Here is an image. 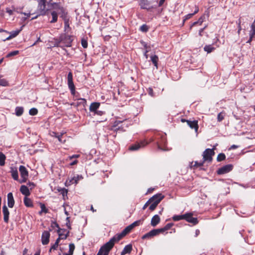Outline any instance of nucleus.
Segmentation results:
<instances>
[{
  "label": "nucleus",
  "instance_id": "obj_1",
  "mask_svg": "<svg viewBox=\"0 0 255 255\" xmlns=\"http://www.w3.org/2000/svg\"><path fill=\"white\" fill-rule=\"evenodd\" d=\"M57 46L71 47L73 41L72 37L66 34H61L57 39Z\"/></svg>",
  "mask_w": 255,
  "mask_h": 255
},
{
  "label": "nucleus",
  "instance_id": "obj_2",
  "mask_svg": "<svg viewBox=\"0 0 255 255\" xmlns=\"http://www.w3.org/2000/svg\"><path fill=\"white\" fill-rule=\"evenodd\" d=\"M115 243V239L112 238L109 242L101 247L97 255H108Z\"/></svg>",
  "mask_w": 255,
  "mask_h": 255
},
{
  "label": "nucleus",
  "instance_id": "obj_3",
  "mask_svg": "<svg viewBox=\"0 0 255 255\" xmlns=\"http://www.w3.org/2000/svg\"><path fill=\"white\" fill-rule=\"evenodd\" d=\"M164 197V196L161 193H158L150 198L148 200V202L151 203L149 208V210L153 211Z\"/></svg>",
  "mask_w": 255,
  "mask_h": 255
},
{
  "label": "nucleus",
  "instance_id": "obj_4",
  "mask_svg": "<svg viewBox=\"0 0 255 255\" xmlns=\"http://www.w3.org/2000/svg\"><path fill=\"white\" fill-rule=\"evenodd\" d=\"M48 5L51 9L58 11L60 17H64V15L67 13L65 9L63 7L60 5L59 3L50 2V1H49V2L48 3Z\"/></svg>",
  "mask_w": 255,
  "mask_h": 255
},
{
  "label": "nucleus",
  "instance_id": "obj_5",
  "mask_svg": "<svg viewBox=\"0 0 255 255\" xmlns=\"http://www.w3.org/2000/svg\"><path fill=\"white\" fill-rule=\"evenodd\" d=\"M215 148L214 147L212 149L207 148L203 152V162H211L213 160V156L215 154Z\"/></svg>",
  "mask_w": 255,
  "mask_h": 255
},
{
  "label": "nucleus",
  "instance_id": "obj_6",
  "mask_svg": "<svg viewBox=\"0 0 255 255\" xmlns=\"http://www.w3.org/2000/svg\"><path fill=\"white\" fill-rule=\"evenodd\" d=\"M128 121L127 119H125L124 120L119 119L117 120L113 124V127L115 128V129L122 130L123 131L125 130V128L128 127Z\"/></svg>",
  "mask_w": 255,
  "mask_h": 255
},
{
  "label": "nucleus",
  "instance_id": "obj_7",
  "mask_svg": "<svg viewBox=\"0 0 255 255\" xmlns=\"http://www.w3.org/2000/svg\"><path fill=\"white\" fill-rule=\"evenodd\" d=\"M21 180L19 181L20 183L26 182L28 177V171L24 166L20 165L19 167Z\"/></svg>",
  "mask_w": 255,
  "mask_h": 255
},
{
  "label": "nucleus",
  "instance_id": "obj_8",
  "mask_svg": "<svg viewBox=\"0 0 255 255\" xmlns=\"http://www.w3.org/2000/svg\"><path fill=\"white\" fill-rule=\"evenodd\" d=\"M67 84L71 94L75 95L76 93L75 87L73 81V74L71 72L68 73L67 76Z\"/></svg>",
  "mask_w": 255,
  "mask_h": 255
},
{
  "label": "nucleus",
  "instance_id": "obj_9",
  "mask_svg": "<svg viewBox=\"0 0 255 255\" xmlns=\"http://www.w3.org/2000/svg\"><path fill=\"white\" fill-rule=\"evenodd\" d=\"M131 231V230L128 226L120 234L116 235L112 238L115 239L116 242H118L120 240H121V239H122L124 237H125L126 235L129 233Z\"/></svg>",
  "mask_w": 255,
  "mask_h": 255
},
{
  "label": "nucleus",
  "instance_id": "obj_10",
  "mask_svg": "<svg viewBox=\"0 0 255 255\" xmlns=\"http://www.w3.org/2000/svg\"><path fill=\"white\" fill-rule=\"evenodd\" d=\"M233 168V166L232 164H227L219 168L217 172L219 175L224 174L231 171Z\"/></svg>",
  "mask_w": 255,
  "mask_h": 255
},
{
  "label": "nucleus",
  "instance_id": "obj_11",
  "mask_svg": "<svg viewBox=\"0 0 255 255\" xmlns=\"http://www.w3.org/2000/svg\"><path fill=\"white\" fill-rule=\"evenodd\" d=\"M46 0H38V9L41 15L46 13Z\"/></svg>",
  "mask_w": 255,
  "mask_h": 255
},
{
  "label": "nucleus",
  "instance_id": "obj_12",
  "mask_svg": "<svg viewBox=\"0 0 255 255\" xmlns=\"http://www.w3.org/2000/svg\"><path fill=\"white\" fill-rule=\"evenodd\" d=\"M184 220L193 225H196L198 223L197 218L193 217V214L192 213L185 214Z\"/></svg>",
  "mask_w": 255,
  "mask_h": 255
},
{
  "label": "nucleus",
  "instance_id": "obj_13",
  "mask_svg": "<svg viewBox=\"0 0 255 255\" xmlns=\"http://www.w3.org/2000/svg\"><path fill=\"white\" fill-rule=\"evenodd\" d=\"M159 232L158 229H153L149 232L148 233L145 234L142 237V239H151V238L157 236L159 235Z\"/></svg>",
  "mask_w": 255,
  "mask_h": 255
},
{
  "label": "nucleus",
  "instance_id": "obj_14",
  "mask_svg": "<svg viewBox=\"0 0 255 255\" xmlns=\"http://www.w3.org/2000/svg\"><path fill=\"white\" fill-rule=\"evenodd\" d=\"M148 144L147 142L145 140L141 141L140 142L135 143L131 145L129 147V149L130 150H136L140 148L141 147H143L145 146L146 145Z\"/></svg>",
  "mask_w": 255,
  "mask_h": 255
},
{
  "label": "nucleus",
  "instance_id": "obj_15",
  "mask_svg": "<svg viewBox=\"0 0 255 255\" xmlns=\"http://www.w3.org/2000/svg\"><path fill=\"white\" fill-rule=\"evenodd\" d=\"M139 5L141 9L149 10L152 8L148 0H139Z\"/></svg>",
  "mask_w": 255,
  "mask_h": 255
},
{
  "label": "nucleus",
  "instance_id": "obj_16",
  "mask_svg": "<svg viewBox=\"0 0 255 255\" xmlns=\"http://www.w3.org/2000/svg\"><path fill=\"white\" fill-rule=\"evenodd\" d=\"M50 233L48 231H44L42 234L41 242L43 245H47L49 242Z\"/></svg>",
  "mask_w": 255,
  "mask_h": 255
},
{
  "label": "nucleus",
  "instance_id": "obj_17",
  "mask_svg": "<svg viewBox=\"0 0 255 255\" xmlns=\"http://www.w3.org/2000/svg\"><path fill=\"white\" fill-rule=\"evenodd\" d=\"M2 213L3 215L4 222L5 223H8L9 222V212L5 205H3L2 207Z\"/></svg>",
  "mask_w": 255,
  "mask_h": 255
},
{
  "label": "nucleus",
  "instance_id": "obj_18",
  "mask_svg": "<svg viewBox=\"0 0 255 255\" xmlns=\"http://www.w3.org/2000/svg\"><path fill=\"white\" fill-rule=\"evenodd\" d=\"M23 27V26H22L19 29H17L15 30L12 31L10 32H8L10 34L9 36L8 37H7L5 39H4V41L8 40L11 38L15 37L16 36H17L19 34V33L22 30Z\"/></svg>",
  "mask_w": 255,
  "mask_h": 255
},
{
  "label": "nucleus",
  "instance_id": "obj_19",
  "mask_svg": "<svg viewBox=\"0 0 255 255\" xmlns=\"http://www.w3.org/2000/svg\"><path fill=\"white\" fill-rule=\"evenodd\" d=\"M187 125L192 129H194L196 132H197L198 129V125L197 121H186Z\"/></svg>",
  "mask_w": 255,
  "mask_h": 255
},
{
  "label": "nucleus",
  "instance_id": "obj_20",
  "mask_svg": "<svg viewBox=\"0 0 255 255\" xmlns=\"http://www.w3.org/2000/svg\"><path fill=\"white\" fill-rule=\"evenodd\" d=\"M10 173L12 178L16 181L18 180V173L17 169L16 167H10Z\"/></svg>",
  "mask_w": 255,
  "mask_h": 255
},
{
  "label": "nucleus",
  "instance_id": "obj_21",
  "mask_svg": "<svg viewBox=\"0 0 255 255\" xmlns=\"http://www.w3.org/2000/svg\"><path fill=\"white\" fill-rule=\"evenodd\" d=\"M7 205L9 208H12L14 205V200L13 195L11 192L7 194Z\"/></svg>",
  "mask_w": 255,
  "mask_h": 255
},
{
  "label": "nucleus",
  "instance_id": "obj_22",
  "mask_svg": "<svg viewBox=\"0 0 255 255\" xmlns=\"http://www.w3.org/2000/svg\"><path fill=\"white\" fill-rule=\"evenodd\" d=\"M20 191L23 195H25V197L28 196L30 194L28 188L25 185L21 186L20 188Z\"/></svg>",
  "mask_w": 255,
  "mask_h": 255
},
{
  "label": "nucleus",
  "instance_id": "obj_23",
  "mask_svg": "<svg viewBox=\"0 0 255 255\" xmlns=\"http://www.w3.org/2000/svg\"><path fill=\"white\" fill-rule=\"evenodd\" d=\"M100 106V103L98 102H94L91 103L89 107V110L91 112L95 113L98 110Z\"/></svg>",
  "mask_w": 255,
  "mask_h": 255
},
{
  "label": "nucleus",
  "instance_id": "obj_24",
  "mask_svg": "<svg viewBox=\"0 0 255 255\" xmlns=\"http://www.w3.org/2000/svg\"><path fill=\"white\" fill-rule=\"evenodd\" d=\"M160 221V217L158 215H154L151 219V225L153 227L156 226Z\"/></svg>",
  "mask_w": 255,
  "mask_h": 255
},
{
  "label": "nucleus",
  "instance_id": "obj_25",
  "mask_svg": "<svg viewBox=\"0 0 255 255\" xmlns=\"http://www.w3.org/2000/svg\"><path fill=\"white\" fill-rule=\"evenodd\" d=\"M132 248L130 244H128L125 247L123 251L121 252V255H125L127 254H130L132 251Z\"/></svg>",
  "mask_w": 255,
  "mask_h": 255
},
{
  "label": "nucleus",
  "instance_id": "obj_26",
  "mask_svg": "<svg viewBox=\"0 0 255 255\" xmlns=\"http://www.w3.org/2000/svg\"><path fill=\"white\" fill-rule=\"evenodd\" d=\"M51 14L52 16V19L50 21V22L53 23L57 22L59 12L56 10H52L51 12Z\"/></svg>",
  "mask_w": 255,
  "mask_h": 255
},
{
  "label": "nucleus",
  "instance_id": "obj_27",
  "mask_svg": "<svg viewBox=\"0 0 255 255\" xmlns=\"http://www.w3.org/2000/svg\"><path fill=\"white\" fill-rule=\"evenodd\" d=\"M199 11V8L197 6L195 5V10L192 13H189L186 15L183 19V22H184L186 20L191 18L194 14L197 13Z\"/></svg>",
  "mask_w": 255,
  "mask_h": 255
},
{
  "label": "nucleus",
  "instance_id": "obj_28",
  "mask_svg": "<svg viewBox=\"0 0 255 255\" xmlns=\"http://www.w3.org/2000/svg\"><path fill=\"white\" fill-rule=\"evenodd\" d=\"M67 13H66L64 15V17H61L64 21V30L66 31L67 28H69V18L67 16Z\"/></svg>",
  "mask_w": 255,
  "mask_h": 255
},
{
  "label": "nucleus",
  "instance_id": "obj_29",
  "mask_svg": "<svg viewBox=\"0 0 255 255\" xmlns=\"http://www.w3.org/2000/svg\"><path fill=\"white\" fill-rule=\"evenodd\" d=\"M25 197L23 199L24 204L27 207H32L33 206L32 201L29 198Z\"/></svg>",
  "mask_w": 255,
  "mask_h": 255
},
{
  "label": "nucleus",
  "instance_id": "obj_30",
  "mask_svg": "<svg viewBox=\"0 0 255 255\" xmlns=\"http://www.w3.org/2000/svg\"><path fill=\"white\" fill-rule=\"evenodd\" d=\"M173 225V223H168L166 224L163 228L158 229L159 232V233H163L165 231L168 230L170 229Z\"/></svg>",
  "mask_w": 255,
  "mask_h": 255
},
{
  "label": "nucleus",
  "instance_id": "obj_31",
  "mask_svg": "<svg viewBox=\"0 0 255 255\" xmlns=\"http://www.w3.org/2000/svg\"><path fill=\"white\" fill-rule=\"evenodd\" d=\"M150 59L154 66L156 68V69H157L158 57L156 55H152L150 57Z\"/></svg>",
  "mask_w": 255,
  "mask_h": 255
},
{
  "label": "nucleus",
  "instance_id": "obj_32",
  "mask_svg": "<svg viewBox=\"0 0 255 255\" xmlns=\"http://www.w3.org/2000/svg\"><path fill=\"white\" fill-rule=\"evenodd\" d=\"M23 108L22 107H17L15 108V112L17 116H20L23 114Z\"/></svg>",
  "mask_w": 255,
  "mask_h": 255
},
{
  "label": "nucleus",
  "instance_id": "obj_33",
  "mask_svg": "<svg viewBox=\"0 0 255 255\" xmlns=\"http://www.w3.org/2000/svg\"><path fill=\"white\" fill-rule=\"evenodd\" d=\"M204 18H205V17H204V16H202L200 17L199 18V19H198V21H195V22H194L192 23V25H191V26H190V29H191V28H192V27L193 26H195V25H196V24H199L200 25H201L202 24L203 22L204 21Z\"/></svg>",
  "mask_w": 255,
  "mask_h": 255
},
{
  "label": "nucleus",
  "instance_id": "obj_34",
  "mask_svg": "<svg viewBox=\"0 0 255 255\" xmlns=\"http://www.w3.org/2000/svg\"><path fill=\"white\" fill-rule=\"evenodd\" d=\"M57 232H58V234L59 235V238H57L55 241V243H57L58 245H59V242H60V240L61 239H66L67 237V235H65L63 237H62V234L60 232V230H58L57 231Z\"/></svg>",
  "mask_w": 255,
  "mask_h": 255
},
{
  "label": "nucleus",
  "instance_id": "obj_35",
  "mask_svg": "<svg viewBox=\"0 0 255 255\" xmlns=\"http://www.w3.org/2000/svg\"><path fill=\"white\" fill-rule=\"evenodd\" d=\"M215 49V47H213L211 45H205L204 47V50L208 53L212 52Z\"/></svg>",
  "mask_w": 255,
  "mask_h": 255
},
{
  "label": "nucleus",
  "instance_id": "obj_36",
  "mask_svg": "<svg viewBox=\"0 0 255 255\" xmlns=\"http://www.w3.org/2000/svg\"><path fill=\"white\" fill-rule=\"evenodd\" d=\"M249 35L253 36H255V19L254 22L252 23L251 26V29L249 31Z\"/></svg>",
  "mask_w": 255,
  "mask_h": 255
},
{
  "label": "nucleus",
  "instance_id": "obj_37",
  "mask_svg": "<svg viewBox=\"0 0 255 255\" xmlns=\"http://www.w3.org/2000/svg\"><path fill=\"white\" fill-rule=\"evenodd\" d=\"M75 245L73 243H71L69 245L68 255H73L75 250Z\"/></svg>",
  "mask_w": 255,
  "mask_h": 255
},
{
  "label": "nucleus",
  "instance_id": "obj_38",
  "mask_svg": "<svg viewBox=\"0 0 255 255\" xmlns=\"http://www.w3.org/2000/svg\"><path fill=\"white\" fill-rule=\"evenodd\" d=\"M41 208V211L39 212V214L41 215L42 213H48V209L46 208L45 205L43 203H40Z\"/></svg>",
  "mask_w": 255,
  "mask_h": 255
},
{
  "label": "nucleus",
  "instance_id": "obj_39",
  "mask_svg": "<svg viewBox=\"0 0 255 255\" xmlns=\"http://www.w3.org/2000/svg\"><path fill=\"white\" fill-rule=\"evenodd\" d=\"M5 156L2 152H0V165L3 166L5 164Z\"/></svg>",
  "mask_w": 255,
  "mask_h": 255
},
{
  "label": "nucleus",
  "instance_id": "obj_40",
  "mask_svg": "<svg viewBox=\"0 0 255 255\" xmlns=\"http://www.w3.org/2000/svg\"><path fill=\"white\" fill-rule=\"evenodd\" d=\"M225 113L224 112H220L218 114L217 116V120L219 122H221L222 121L225 117Z\"/></svg>",
  "mask_w": 255,
  "mask_h": 255
},
{
  "label": "nucleus",
  "instance_id": "obj_41",
  "mask_svg": "<svg viewBox=\"0 0 255 255\" xmlns=\"http://www.w3.org/2000/svg\"><path fill=\"white\" fill-rule=\"evenodd\" d=\"M52 133H53L54 134H55V137L57 138L58 140L61 142V143H64L65 141V139L64 140H63L62 139V136H63V133H60V134H58L56 132H53Z\"/></svg>",
  "mask_w": 255,
  "mask_h": 255
},
{
  "label": "nucleus",
  "instance_id": "obj_42",
  "mask_svg": "<svg viewBox=\"0 0 255 255\" xmlns=\"http://www.w3.org/2000/svg\"><path fill=\"white\" fill-rule=\"evenodd\" d=\"M185 214L182 215H175L172 217L174 221H178L181 220H184Z\"/></svg>",
  "mask_w": 255,
  "mask_h": 255
},
{
  "label": "nucleus",
  "instance_id": "obj_43",
  "mask_svg": "<svg viewBox=\"0 0 255 255\" xmlns=\"http://www.w3.org/2000/svg\"><path fill=\"white\" fill-rule=\"evenodd\" d=\"M226 158V155L223 153H219L217 157V160L218 162L222 161L225 160Z\"/></svg>",
  "mask_w": 255,
  "mask_h": 255
},
{
  "label": "nucleus",
  "instance_id": "obj_44",
  "mask_svg": "<svg viewBox=\"0 0 255 255\" xmlns=\"http://www.w3.org/2000/svg\"><path fill=\"white\" fill-rule=\"evenodd\" d=\"M38 113V110L36 108H31L29 111V114L31 116H35L37 115Z\"/></svg>",
  "mask_w": 255,
  "mask_h": 255
},
{
  "label": "nucleus",
  "instance_id": "obj_45",
  "mask_svg": "<svg viewBox=\"0 0 255 255\" xmlns=\"http://www.w3.org/2000/svg\"><path fill=\"white\" fill-rule=\"evenodd\" d=\"M139 29L142 32H146L148 30V27L146 24H143L140 27Z\"/></svg>",
  "mask_w": 255,
  "mask_h": 255
},
{
  "label": "nucleus",
  "instance_id": "obj_46",
  "mask_svg": "<svg viewBox=\"0 0 255 255\" xmlns=\"http://www.w3.org/2000/svg\"><path fill=\"white\" fill-rule=\"evenodd\" d=\"M204 163H205V162H203V160H202V161H201L199 162L198 161H195L194 164L193 166L194 167H201L203 165Z\"/></svg>",
  "mask_w": 255,
  "mask_h": 255
},
{
  "label": "nucleus",
  "instance_id": "obj_47",
  "mask_svg": "<svg viewBox=\"0 0 255 255\" xmlns=\"http://www.w3.org/2000/svg\"><path fill=\"white\" fill-rule=\"evenodd\" d=\"M81 44L82 47L84 48H87L88 47V42L87 40L84 38L82 39L81 40Z\"/></svg>",
  "mask_w": 255,
  "mask_h": 255
},
{
  "label": "nucleus",
  "instance_id": "obj_48",
  "mask_svg": "<svg viewBox=\"0 0 255 255\" xmlns=\"http://www.w3.org/2000/svg\"><path fill=\"white\" fill-rule=\"evenodd\" d=\"M8 82L4 79H0V86H8Z\"/></svg>",
  "mask_w": 255,
  "mask_h": 255
},
{
  "label": "nucleus",
  "instance_id": "obj_49",
  "mask_svg": "<svg viewBox=\"0 0 255 255\" xmlns=\"http://www.w3.org/2000/svg\"><path fill=\"white\" fill-rule=\"evenodd\" d=\"M78 100L80 101V102L77 103V106H79V105H82L84 106L86 104V100L84 98H79L78 99Z\"/></svg>",
  "mask_w": 255,
  "mask_h": 255
},
{
  "label": "nucleus",
  "instance_id": "obj_50",
  "mask_svg": "<svg viewBox=\"0 0 255 255\" xmlns=\"http://www.w3.org/2000/svg\"><path fill=\"white\" fill-rule=\"evenodd\" d=\"M18 53H19V51L18 50L13 51L9 52L7 54V57L13 56L18 54Z\"/></svg>",
  "mask_w": 255,
  "mask_h": 255
},
{
  "label": "nucleus",
  "instance_id": "obj_51",
  "mask_svg": "<svg viewBox=\"0 0 255 255\" xmlns=\"http://www.w3.org/2000/svg\"><path fill=\"white\" fill-rule=\"evenodd\" d=\"M51 227L53 228H55V227L58 228V230H61V229L59 228L58 224L56 222H52L51 223Z\"/></svg>",
  "mask_w": 255,
  "mask_h": 255
},
{
  "label": "nucleus",
  "instance_id": "obj_52",
  "mask_svg": "<svg viewBox=\"0 0 255 255\" xmlns=\"http://www.w3.org/2000/svg\"><path fill=\"white\" fill-rule=\"evenodd\" d=\"M141 224L142 222L141 220H137L132 223V225H133L134 227L136 226H139Z\"/></svg>",
  "mask_w": 255,
  "mask_h": 255
},
{
  "label": "nucleus",
  "instance_id": "obj_53",
  "mask_svg": "<svg viewBox=\"0 0 255 255\" xmlns=\"http://www.w3.org/2000/svg\"><path fill=\"white\" fill-rule=\"evenodd\" d=\"M66 226L69 229H71V226L70 224V218L67 217L66 218Z\"/></svg>",
  "mask_w": 255,
  "mask_h": 255
},
{
  "label": "nucleus",
  "instance_id": "obj_54",
  "mask_svg": "<svg viewBox=\"0 0 255 255\" xmlns=\"http://www.w3.org/2000/svg\"><path fill=\"white\" fill-rule=\"evenodd\" d=\"M148 94L150 95L151 96H153V89L151 88H149L147 90Z\"/></svg>",
  "mask_w": 255,
  "mask_h": 255
},
{
  "label": "nucleus",
  "instance_id": "obj_55",
  "mask_svg": "<svg viewBox=\"0 0 255 255\" xmlns=\"http://www.w3.org/2000/svg\"><path fill=\"white\" fill-rule=\"evenodd\" d=\"M254 40H255V37L251 36V35H250V38H249V40L247 41V43H251L252 41H253Z\"/></svg>",
  "mask_w": 255,
  "mask_h": 255
},
{
  "label": "nucleus",
  "instance_id": "obj_56",
  "mask_svg": "<svg viewBox=\"0 0 255 255\" xmlns=\"http://www.w3.org/2000/svg\"><path fill=\"white\" fill-rule=\"evenodd\" d=\"M58 245L57 243H55L52 246L51 249L56 250L58 247Z\"/></svg>",
  "mask_w": 255,
  "mask_h": 255
},
{
  "label": "nucleus",
  "instance_id": "obj_57",
  "mask_svg": "<svg viewBox=\"0 0 255 255\" xmlns=\"http://www.w3.org/2000/svg\"><path fill=\"white\" fill-rule=\"evenodd\" d=\"M28 185L30 187L31 190L33 188H34V187L35 186V184L33 182H29L28 183Z\"/></svg>",
  "mask_w": 255,
  "mask_h": 255
},
{
  "label": "nucleus",
  "instance_id": "obj_58",
  "mask_svg": "<svg viewBox=\"0 0 255 255\" xmlns=\"http://www.w3.org/2000/svg\"><path fill=\"white\" fill-rule=\"evenodd\" d=\"M95 114H97L99 116H102L103 115L104 112L101 111H98L97 110L96 112L94 113Z\"/></svg>",
  "mask_w": 255,
  "mask_h": 255
},
{
  "label": "nucleus",
  "instance_id": "obj_59",
  "mask_svg": "<svg viewBox=\"0 0 255 255\" xmlns=\"http://www.w3.org/2000/svg\"><path fill=\"white\" fill-rule=\"evenodd\" d=\"M238 147H239V146H238V145H236L233 144V145H232V146L229 148V150H231V149H235L237 148Z\"/></svg>",
  "mask_w": 255,
  "mask_h": 255
},
{
  "label": "nucleus",
  "instance_id": "obj_60",
  "mask_svg": "<svg viewBox=\"0 0 255 255\" xmlns=\"http://www.w3.org/2000/svg\"><path fill=\"white\" fill-rule=\"evenodd\" d=\"M79 156H80V155H79V154H74V155L69 156V158L70 159H71L73 158H78Z\"/></svg>",
  "mask_w": 255,
  "mask_h": 255
},
{
  "label": "nucleus",
  "instance_id": "obj_61",
  "mask_svg": "<svg viewBox=\"0 0 255 255\" xmlns=\"http://www.w3.org/2000/svg\"><path fill=\"white\" fill-rule=\"evenodd\" d=\"M6 12L8 13L9 15H12L13 14V10L10 9L6 8Z\"/></svg>",
  "mask_w": 255,
  "mask_h": 255
},
{
  "label": "nucleus",
  "instance_id": "obj_62",
  "mask_svg": "<svg viewBox=\"0 0 255 255\" xmlns=\"http://www.w3.org/2000/svg\"><path fill=\"white\" fill-rule=\"evenodd\" d=\"M238 28H239V29H238V33L239 34L240 31L241 30V21H239V22L238 23Z\"/></svg>",
  "mask_w": 255,
  "mask_h": 255
},
{
  "label": "nucleus",
  "instance_id": "obj_63",
  "mask_svg": "<svg viewBox=\"0 0 255 255\" xmlns=\"http://www.w3.org/2000/svg\"><path fill=\"white\" fill-rule=\"evenodd\" d=\"M205 28V27H204L203 28H201L199 30V34L200 36H202V32H203L204 29Z\"/></svg>",
  "mask_w": 255,
  "mask_h": 255
},
{
  "label": "nucleus",
  "instance_id": "obj_64",
  "mask_svg": "<svg viewBox=\"0 0 255 255\" xmlns=\"http://www.w3.org/2000/svg\"><path fill=\"white\" fill-rule=\"evenodd\" d=\"M164 1H165V0H160L159 3H158L159 6H161V5H162V4L164 3Z\"/></svg>",
  "mask_w": 255,
  "mask_h": 255
}]
</instances>
